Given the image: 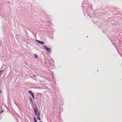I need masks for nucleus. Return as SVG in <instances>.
Returning <instances> with one entry per match:
<instances>
[{
	"label": "nucleus",
	"instance_id": "f8f14e48",
	"mask_svg": "<svg viewBox=\"0 0 122 122\" xmlns=\"http://www.w3.org/2000/svg\"><path fill=\"white\" fill-rule=\"evenodd\" d=\"M51 60L53 62H54V61L53 60V59H52L51 58Z\"/></svg>",
	"mask_w": 122,
	"mask_h": 122
},
{
	"label": "nucleus",
	"instance_id": "423d86ee",
	"mask_svg": "<svg viewBox=\"0 0 122 122\" xmlns=\"http://www.w3.org/2000/svg\"><path fill=\"white\" fill-rule=\"evenodd\" d=\"M4 71V70H1L0 71V76H1L2 73Z\"/></svg>",
	"mask_w": 122,
	"mask_h": 122
},
{
	"label": "nucleus",
	"instance_id": "f03ea898",
	"mask_svg": "<svg viewBox=\"0 0 122 122\" xmlns=\"http://www.w3.org/2000/svg\"><path fill=\"white\" fill-rule=\"evenodd\" d=\"M28 92L31 95L33 98L34 99L35 97L34 96V94L31 91H29Z\"/></svg>",
	"mask_w": 122,
	"mask_h": 122
},
{
	"label": "nucleus",
	"instance_id": "39448f33",
	"mask_svg": "<svg viewBox=\"0 0 122 122\" xmlns=\"http://www.w3.org/2000/svg\"><path fill=\"white\" fill-rule=\"evenodd\" d=\"M39 43L41 45H43L44 44V42H43L42 41H40L39 42Z\"/></svg>",
	"mask_w": 122,
	"mask_h": 122
},
{
	"label": "nucleus",
	"instance_id": "9b49d317",
	"mask_svg": "<svg viewBox=\"0 0 122 122\" xmlns=\"http://www.w3.org/2000/svg\"><path fill=\"white\" fill-rule=\"evenodd\" d=\"M36 41L37 42H38V43H39V41H39L38 40H36Z\"/></svg>",
	"mask_w": 122,
	"mask_h": 122
},
{
	"label": "nucleus",
	"instance_id": "7ed1b4c3",
	"mask_svg": "<svg viewBox=\"0 0 122 122\" xmlns=\"http://www.w3.org/2000/svg\"><path fill=\"white\" fill-rule=\"evenodd\" d=\"M45 48L46 50L47 51H48V52H50L51 50V48H48L46 47V46H43Z\"/></svg>",
	"mask_w": 122,
	"mask_h": 122
},
{
	"label": "nucleus",
	"instance_id": "4468645a",
	"mask_svg": "<svg viewBox=\"0 0 122 122\" xmlns=\"http://www.w3.org/2000/svg\"><path fill=\"white\" fill-rule=\"evenodd\" d=\"M45 64H46V62H45Z\"/></svg>",
	"mask_w": 122,
	"mask_h": 122
},
{
	"label": "nucleus",
	"instance_id": "1a4fd4ad",
	"mask_svg": "<svg viewBox=\"0 0 122 122\" xmlns=\"http://www.w3.org/2000/svg\"><path fill=\"white\" fill-rule=\"evenodd\" d=\"M29 98H30V101L31 102H32V101H33V100H32V98H31V97H29Z\"/></svg>",
	"mask_w": 122,
	"mask_h": 122
},
{
	"label": "nucleus",
	"instance_id": "0eeeda50",
	"mask_svg": "<svg viewBox=\"0 0 122 122\" xmlns=\"http://www.w3.org/2000/svg\"><path fill=\"white\" fill-rule=\"evenodd\" d=\"M33 118L34 122H37V120L36 119V118L35 117H34Z\"/></svg>",
	"mask_w": 122,
	"mask_h": 122
},
{
	"label": "nucleus",
	"instance_id": "9d476101",
	"mask_svg": "<svg viewBox=\"0 0 122 122\" xmlns=\"http://www.w3.org/2000/svg\"><path fill=\"white\" fill-rule=\"evenodd\" d=\"M4 110L3 109H2L0 113V114H1L3 112H4Z\"/></svg>",
	"mask_w": 122,
	"mask_h": 122
},
{
	"label": "nucleus",
	"instance_id": "6e6552de",
	"mask_svg": "<svg viewBox=\"0 0 122 122\" xmlns=\"http://www.w3.org/2000/svg\"><path fill=\"white\" fill-rule=\"evenodd\" d=\"M34 57L36 58H38V56L36 54H34Z\"/></svg>",
	"mask_w": 122,
	"mask_h": 122
},
{
	"label": "nucleus",
	"instance_id": "dca6fc26",
	"mask_svg": "<svg viewBox=\"0 0 122 122\" xmlns=\"http://www.w3.org/2000/svg\"><path fill=\"white\" fill-rule=\"evenodd\" d=\"M59 108H60V107H59Z\"/></svg>",
	"mask_w": 122,
	"mask_h": 122
},
{
	"label": "nucleus",
	"instance_id": "20e7f679",
	"mask_svg": "<svg viewBox=\"0 0 122 122\" xmlns=\"http://www.w3.org/2000/svg\"><path fill=\"white\" fill-rule=\"evenodd\" d=\"M40 112H39L37 114L38 118H37V119L38 120H41V118L40 117Z\"/></svg>",
	"mask_w": 122,
	"mask_h": 122
},
{
	"label": "nucleus",
	"instance_id": "ddd939ff",
	"mask_svg": "<svg viewBox=\"0 0 122 122\" xmlns=\"http://www.w3.org/2000/svg\"><path fill=\"white\" fill-rule=\"evenodd\" d=\"M33 76L34 77H36V75H33Z\"/></svg>",
	"mask_w": 122,
	"mask_h": 122
},
{
	"label": "nucleus",
	"instance_id": "2eb2a0df",
	"mask_svg": "<svg viewBox=\"0 0 122 122\" xmlns=\"http://www.w3.org/2000/svg\"><path fill=\"white\" fill-rule=\"evenodd\" d=\"M41 122H43L42 121H41Z\"/></svg>",
	"mask_w": 122,
	"mask_h": 122
},
{
	"label": "nucleus",
	"instance_id": "f257e3e1",
	"mask_svg": "<svg viewBox=\"0 0 122 122\" xmlns=\"http://www.w3.org/2000/svg\"><path fill=\"white\" fill-rule=\"evenodd\" d=\"M36 108H34V111L35 112V114L36 116H37V114L38 113L39 110L38 109L36 105H35Z\"/></svg>",
	"mask_w": 122,
	"mask_h": 122
}]
</instances>
